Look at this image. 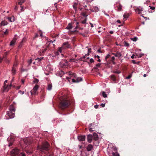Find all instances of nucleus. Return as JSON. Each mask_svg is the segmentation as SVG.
I'll use <instances>...</instances> for the list:
<instances>
[{"label": "nucleus", "mask_w": 156, "mask_h": 156, "mask_svg": "<svg viewBox=\"0 0 156 156\" xmlns=\"http://www.w3.org/2000/svg\"><path fill=\"white\" fill-rule=\"evenodd\" d=\"M70 105V101L67 98H62L59 104L60 108L62 109L67 108Z\"/></svg>", "instance_id": "obj_1"}, {"label": "nucleus", "mask_w": 156, "mask_h": 156, "mask_svg": "<svg viewBox=\"0 0 156 156\" xmlns=\"http://www.w3.org/2000/svg\"><path fill=\"white\" fill-rule=\"evenodd\" d=\"M50 145L47 141L43 142L41 145L37 146V149L42 152L48 151L49 149Z\"/></svg>", "instance_id": "obj_2"}, {"label": "nucleus", "mask_w": 156, "mask_h": 156, "mask_svg": "<svg viewBox=\"0 0 156 156\" xmlns=\"http://www.w3.org/2000/svg\"><path fill=\"white\" fill-rule=\"evenodd\" d=\"M107 151L108 154L109 155H111L113 153L117 152V149L115 147L113 146L112 147H111V145H109L107 149Z\"/></svg>", "instance_id": "obj_3"}, {"label": "nucleus", "mask_w": 156, "mask_h": 156, "mask_svg": "<svg viewBox=\"0 0 156 156\" xmlns=\"http://www.w3.org/2000/svg\"><path fill=\"white\" fill-rule=\"evenodd\" d=\"M112 54L111 55L110 54H108L105 57V59L106 60V61H107L108 59V58H109V59L112 62V63L113 64H115V62H114V60L115 59V57L113 56H112Z\"/></svg>", "instance_id": "obj_4"}, {"label": "nucleus", "mask_w": 156, "mask_h": 156, "mask_svg": "<svg viewBox=\"0 0 156 156\" xmlns=\"http://www.w3.org/2000/svg\"><path fill=\"white\" fill-rule=\"evenodd\" d=\"M39 87V86L38 85H36L33 87V89L31 90L30 92L31 96L36 95L37 94V92Z\"/></svg>", "instance_id": "obj_5"}, {"label": "nucleus", "mask_w": 156, "mask_h": 156, "mask_svg": "<svg viewBox=\"0 0 156 156\" xmlns=\"http://www.w3.org/2000/svg\"><path fill=\"white\" fill-rule=\"evenodd\" d=\"M19 153V150L17 149H13L11 152V156H16Z\"/></svg>", "instance_id": "obj_6"}, {"label": "nucleus", "mask_w": 156, "mask_h": 156, "mask_svg": "<svg viewBox=\"0 0 156 156\" xmlns=\"http://www.w3.org/2000/svg\"><path fill=\"white\" fill-rule=\"evenodd\" d=\"M24 144H25V146H23V147H26L27 146L30 144L31 142V141L30 140V138H26L23 141Z\"/></svg>", "instance_id": "obj_7"}, {"label": "nucleus", "mask_w": 156, "mask_h": 156, "mask_svg": "<svg viewBox=\"0 0 156 156\" xmlns=\"http://www.w3.org/2000/svg\"><path fill=\"white\" fill-rule=\"evenodd\" d=\"M14 112L11 111H7V112L6 115L8 116L10 119L13 118L14 117Z\"/></svg>", "instance_id": "obj_8"}, {"label": "nucleus", "mask_w": 156, "mask_h": 156, "mask_svg": "<svg viewBox=\"0 0 156 156\" xmlns=\"http://www.w3.org/2000/svg\"><path fill=\"white\" fill-rule=\"evenodd\" d=\"M143 8L140 7H137L135 9V11L138 14L141 13V12L143 11Z\"/></svg>", "instance_id": "obj_9"}, {"label": "nucleus", "mask_w": 156, "mask_h": 156, "mask_svg": "<svg viewBox=\"0 0 156 156\" xmlns=\"http://www.w3.org/2000/svg\"><path fill=\"white\" fill-rule=\"evenodd\" d=\"M86 136H78L77 138L79 141H85Z\"/></svg>", "instance_id": "obj_10"}, {"label": "nucleus", "mask_w": 156, "mask_h": 156, "mask_svg": "<svg viewBox=\"0 0 156 156\" xmlns=\"http://www.w3.org/2000/svg\"><path fill=\"white\" fill-rule=\"evenodd\" d=\"M82 80V79L81 77H78L76 79H72V81L73 83H78Z\"/></svg>", "instance_id": "obj_11"}, {"label": "nucleus", "mask_w": 156, "mask_h": 156, "mask_svg": "<svg viewBox=\"0 0 156 156\" xmlns=\"http://www.w3.org/2000/svg\"><path fill=\"white\" fill-rule=\"evenodd\" d=\"M16 40L17 38L16 37H14L13 38L12 40V41H11L10 42V44H9L10 46H13L15 44V43L16 42Z\"/></svg>", "instance_id": "obj_12"}, {"label": "nucleus", "mask_w": 156, "mask_h": 156, "mask_svg": "<svg viewBox=\"0 0 156 156\" xmlns=\"http://www.w3.org/2000/svg\"><path fill=\"white\" fill-rule=\"evenodd\" d=\"M112 55H113L115 56V57L120 58L122 55V54L121 52L117 51L115 53H112Z\"/></svg>", "instance_id": "obj_13"}, {"label": "nucleus", "mask_w": 156, "mask_h": 156, "mask_svg": "<svg viewBox=\"0 0 156 156\" xmlns=\"http://www.w3.org/2000/svg\"><path fill=\"white\" fill-rule=\"evenodd\" d=\"M10 87V86L9 85L5 84L4 86V91L7 92L9 90Z\"/></svg>", "instance_id": "obj_14"}, {"label": "nucleus", "mask_w": 156, "mask_h": 156, "mask_svg": "<svg viewBox=\"0 0 156 156\" xmlns=\"http://www.w3.org/2000/svg\"><path fill=\"white\" fill-rule=\"evenodd\" d=\"M64 49L63 48V46L59 47L58 48L57 51L56 52V55H58L59 54V53H60L62 52V50Z\"/></svg>", "instance_id": "obj_15"}, {"label": "nucleus", "mask_w": 156, "mask_h": 156, "mask_svg": "<svg viewBox=\"0 0 156 156\" xmlns=\"http://www.w3.org/2000/svg\"><path fill=\"white\" fill-rule=\"evenodd\" d=\"M62 46H63V48L64 49H65L66 48H69L70 47L69 44L68 42L64 43Z\"/></svg>", "instance_id": "obj_16"}, {"label": "nucleus", "mask_w": 156, "mask_h": 156, "mask_svg": "<svg viewBox=\"0 0 156 156\" xmlns=\"http://www.w3.org/2000/svg\"><path fill=\"white\" fill-rule=\"evenodd\" d=\"M5 18L8 19L9 21L10 22H13L15 21V17L14 16L9 17H5Z\"/></svg>", "instance_id": "obj_17"}, {"label": "nucleus", "mask_w": 156, "mask_h": 156, "mask_svg": "<svg viewBox=\"0 0 156 156\" xmlns=\"http://www.w3.org/2000/svg\"><path fill=\"white\" fill-rule=\"evenodd\" d=\"M93 136L92 135L89 134L87 136V141L89 143L91 142L92 140Z\"/></svg>", "instance_id": "obj_18"}, {"label": "nucleus", "mask_w": 156, "mask_h": 156, "mask_svg": "<svg viewBox=\"0 0 156 156\" xmlns=\"http://www.w3.org/2000/svg\"><path fill=\"white\" fill-rule=\"evenodd\" d=\"M89 10L91 11L92 12H97L99 10V9L97 7L94 6L92 9H89Z\"/></svg>", "instance_id": "obj_19"}, {"label": "nucleus", "mask_w": 156, "mask_h": 156, "mask_svg": "<svg viewBox=\"0 0 156 156\" xmlns=\"http://www.w3.org/2000/svg\"><path fill=\"white\" fill-rule=\"evenodd\" d=\"M64 62H65V63H63L62 62L60 63V65L62 67H65L68 65V62L66 61H64Z\"/></svg>", "instance_id": "obj_20"}, {"label": "nucleus", "mask_w": 156, "mask_h": 156, "mask_svg": "<svg viewBox=\"0 0 156 156\" xmlns=\"http://www.w3.org/2000/svg\"><path fill=\"white\" fill-rule=\"evenodd\" d=\"M93 148V146L91 144H89L87 147V150L88 151H91Z\"/></svg>", "instance_id": "obj_21"}, {"label": "nucleus", "mask_w": 156, "mask_h": 156, "mask_svg": "<svg viewBox=\"0 0 156 156\" xmlns=\"http://www.w3.org/2000/svg\"><path fill=\"white\" fill-rule=\"evenodd\" d=\"M9 111H11L13 112H15V109L13 105H10L9 107Z\"/></svg>", "instance_id": "obj_22"}, {"label": "nucleus", "mask_w": 156, "mask_h": 156, "mask_svg": "<svg viewBox=\"0 0 156 156\" xmlns=\"http://www.w3.org/2000/svg\"><path fill=\"white\" fill-rule=\"evenodd\" d=\"M116 7L117 8L116 9L117 11H120L122 10V6L120 4H118Z\"/></svg>", "instance_id": "obj_23"}, {"label": "nucleus", "mask_w": 156, "mask_h": 156, "mask_svg": "<svg viewBox=\"0 0 156 156\" xmlns=\"http://www.w3.org/2000/svg\"><path fill=\"white\" fill-rule=\"evenodd\" d=\"M94 140H97L98 138V135L97 133H93Z\"/></svg>", "instance_id": "obj_24"}, {"label": "nucleus", "mask_w": 156, "mask_h": 156, "mask_svg": "<svg viewBox=\"0 0 156 156\" xmlns=\"http://www.w3.org/2000/svg\"><path fill=\"white\" fill-rule=\"evenodd\" d=\"M8 24V23L7 21L5 20H3L2 21L1 23V26H4Z\"/></svg>", "instance_id": "obj_25"}, {"label": "nucleus", "mask_w": 156, "mask_h": 156, "mask_svg": "<svg viewBox=\"0 0 156 156\" xmlns=\"http://www.w3.org/2000/svg\"><path fill=\"white\" fill-rule=\"evenodd\" d=\"M78 5V3L77 2H74L73 4V6L75 11H76L77 10V6Z\"/></svg>", "instance_id": "obj_26"}, {"label": "nucleus", "mask_w": 156, "mask_h": 156, "mask_svg": "<svg viewBox=\"0 0 156 156\" xmlns=\"http://www.w3.org/2000/svg\"><path fill=\"white\" fill-rule=\"evenodd\" d=\"M73 27L71 23H69L66 29L68 30H70Z\"/></svg>", "instance_id": "obj_27"}, {"label": "nucleus", "mask_w": 156, "mask_h": 156, "mask_svg": "<svg viewBox=\"0 0 156 156\" xmlns=\"http://www.w3.org/2000/svg\"><path fill=\"white\" fill-rule=\"evenodd\" d=\"M78 26H77V25L76 26V27L75 28V29L73 31H70L69 32V34H72L73 33H74L75 32H76V29H77V28H78Z\"/></svg>", "instance_id": "obj_28"}, {"label": "nucleus", "mask_w": 156, "mask_h": 156, "mask_svg": "<svg viewBox=\"0 0 156 156\" xmlns=\"http://www.w3.org/2000/svg\"><path fill=\"white\" fill-rule=\"evenodd\" d=\"M101 65V63H99L98 64H96L95 66H94V69H98V68L100 67V66Z\"/></svg>", "instance_id": "obj_29"}, {"label": "nucleus", "mask_w": 156, "mask_h": 156, "mask_svg": "<svg viewBox=\"0 0 156 156\" xmlns=\"http://www.w3.org/2000/svg\"><path fill=\"white\" fill-rule=\"evenodd\" d=\"M24 0H18V3L19 5H22V4L24 2Z\"/></svg>", "instance_id": "obj_30"}, {"label": "nucleus", "mask_w": 156, "mask_h": 156, "mask_svg": "<svg viewBox=\"0 0 156 156\" xmlns=\"http://www.w3.org/2000/svg\"><path fill=\"white\" fill-rule=\"evenodd\" d=\"M11 71L12 75H14L16 74V70L14 67H12Z\"/></svg>", "instance_id": "obj_31"}, {"label": "nucleus", "mask_w": 156, "mask_h": 156, "mask_svg": "<svg viewBox=\"0 0 156 156\" xmlns=\"http://www.w3.org/2000/svg\"><path fill=\"white\" fill-rule=\"evenodd\" d=\"M89 55V54L87 53V54H86L84 56H83V57H81L80 58V60H82L84 58H86L87 59H89V57H87V56H88Z\"/></svg>", "instance_id": "obj_32"}, {"label": "nucleus", "mask_w": 156, "mask_h": 156, "mask_svg": "<svg viewBox=\"0 0 156 156\" xmlns=\"http://www.w3.org/2000/svg\"><path fill=\"white\" fill-rule=\"evenodd\" d=\"M8 53H9V52H6L4 53V54L3 55V57L4 59L5 60L7 56L8 55Z\"/></svg>", "instance_id": "obj_33"}, {"label": "nucleus", "mask_w": 156, "mask_h": 156, "mask_svg": "<svg viewBox=\"0 0 156 156\" xmlns=\"http://www.w3.org/2000/svg\"><path fill=\"white\" fill-rule=\"evenodd\" d=\"M129 16V13H125L123 15L124 18L127 19L128 18Z\"/></svg>", "instance_id": "obj_34"}, {"label": "nucleus", "mask_w": 156, "mask_h": 156, "mask_svg": "<svg viewBox=\"0 0 156 156\" xmlns=\"http://www.w3.org/2000/svg\"><path fill=\"white\" fill-rule=\"evenodd\" d=\"M52 87V85L51 84H48V87H47V89L49 90H51Z\"/></svg>", "instance_id": "obj_35"}, {"label": "nucleus", "mask_w": 156, "mask_h": 156, "mask_svg": "<svg viewBox=\"0 0 156 156\" xmlns=\"http://www.w3.org/2000/svg\"><path fill=\"white\" fill-rule=\"evenodd\" d=\"M14 140V139L13 138H12V141L11 142L9 143V146L10 147L13 144V142Z\"/></svg>", "instance_id": "obj_36"}, {"label": "nucleus", "mask_w": 156, "mask_h": 156, "mask_svg": "<svg viewBox=\"0 0 156 156\" xmlns=\"http://www.w3.org/2000/svg\"><path fill=\"white\" fill-rule=\"evenodd\" d=\"M111 79L113 81H115L116 79L114 75H112L111 76Z\"/></svg>", "instance_id": "obj_37"}, {"label": "nucleus", "mask_w": 156, "mask_h": 156, "mask_svg": "<svg viewBox=\"0 0 156 156\" xmlns=\"http://www.w3.org/2000/svg\"><path fill=\"white\" fill-rule=\"evenodd\" d=\"M69 75H72V76H74V77H75L76 75L75 73H73L70 71L69 72Z\"/></svg>", "instance_id": "obj_38"}, {"label": "nucleus", "mask_w": 156, "mask_h": 156, "mask_svg": "<svg viewBox=\"0 0 156 156\" xmlns=\"http://www.w3.org/2000/svg\"><path fill=\"white\" fill-rule=\"evenodd\" d=\"M112 154V156H119V155L117 152L113 153Z\"/></svg>", "instance_id": "obj_39"}, {"label": "nucleus", "mask_w": 156, "mask_h": 156, "mask_svg": "<svg viewBox=\"0 0 156 156\" xmlns=\"http://www.w3.org/2000/svg\"><path fill=\"white\" fill-rule=\"evenodd\" d=\"M102 95L103 97L105 98H106L107 97V95L105 92L104 91H103L102 92Z\"/></svg>", "instance_id": "obj_40"}, {"label": "nucleus", "mask_w": 156, "mask_h": 156, "mask_svg": "<svg viewBox=\"0 0 156 156\" xmlns=\"http://www.w3.org/2000/svg\"><path fill=\"white\" fill-rule=\"evenodd\" d=\"M32 62V59H30L28 60L27 61V62L28 64V66H30V65L31 64V63Z\"/></svg>", "instance_id": "obj_41"}, {"label": "nucleus", "mask_w": 156, "mask_h": 156, "mask_svg": "<svg viewBox=\"0 0 156 156\" xmlns=\"http://www.w3.org/2000/svg\"><path fill=\"white\" fill-rule=\"evenodd\" d=\"M26 40H27V38L26 37H24L23 38L21 42L22 43H23V42H26Z\"/></svg>", "instance_id": "obj_42"}, {"label": "nucleus", "mask_w": 156, "mask_h": 156, "mask_svg": "<svg viewBox=\"0 0 156 156\" xmlns=\"http://www.w3.org/2000/svg\"><path fill=\"white\" fill-rule=\"evenodd\" d=\"M39 82V80L37 79H35L33 81V82L35 83H37Z\"/></svg>", "instance_id": "obj_43"}, {"label": "nucleus", "mask_w": 156, "mask_h": 156, "mask_svg": "<svg viewBox=\"0 0 156 156\" xmlns=\"http://www.w3.org/2000/svg\"><path fill=\"white\" fill-rule=\"evenodd\" d=\"M137 38L136 37H135L131 39V40L134 41H137Z\"/></svg>", "instance_id": "obj_44"}, {"label": "nucleus", "mask_w": 156, "mask_h": 156, "mask_svg": "<svg viewBox=\"0 0 156 156\" xmlns=\"http://www.w3.org/2000/svg\"><path fill=\"white\" fill-rule=\"evenodd\" d=\"M21 9H20V12H22L24 11V9L23 8V6L22 5H20Z\"/></svg>", "instance_id": "obj_45"}, {"label": "nucleus", "mask_w": 156, "mask_h": 156, "mask_svg": "<svg viewBox=\"0 0 156 156\" xmlns=\"http://www.w3.org/2000/svg\"><path fill=\"white\" fill-rule=\"evenodd\" d=\"M144 54H139V55H136V56L138 57V58H141V57L143 56L144 55Z\"/></svg>", "instance_id": "obj_46"}, {"label": "nucleus", "mask_w": 156, "mask_h": 156, "mask_svg": "<svg viewBox=\"0 0 156 156\" xmlns=\"http://www.w3.org/2000/svg\"><path fill=\"white\" fill-rule=\"evenodd\" d=\"M124 46H126V47H129V43H128L127 42H125L124 43Z\"/></svg>", "instance_id": "obj_47"}, {"label": "nucleus", "mask_w": 156, "mask_h": 156, "mask_svg": "<svg viewBox=\"0 0 156 156\" xmlns=\"http://www.w3.org/2000/svg\"><path fill=\"white\" fill-rule=\"evenodd\" d=\"M8 34V29H6L5 31L4 32V34L5 35H7Z\"/></svg>", "instance_id": "obj_48"}, {"label": "nucleus", "mask_w": 156, "mask_h": 156, "mask_svg": "<svg viewBox=\"0 0 156 156\" xmlns=\"http://www.w3.org/2000/svg\"><path fill=\"white\" fill-rule=\"evenodd\" d=\"M87 5H84L83 6L84 8L85 9V10H89V9L87 8Z\"/></svg>", "instance_id": "obj_49"}, {"label": "nucleus", "mask_w": 156, "mask_h": 156, "mask_svg": "<svg viewBox=\"0 0 156 156\" xmlns=\"http://www.w3.org/2000/svg\"><path fill=\"white\" fill-rule=\"evenodd\" d=\"M90 61L91 63H93L94 62V60L93 58H91L90 60Z\"/></svg>", "instance_id": "obj_50"}, {"label": "nucleus", "mask_w": 156, "mask_h": 156, "mask_svg": "<svg viewBox=\"0 0 156 156\" xmlns=\"http://www.w3.org/2000/svg\"><path fill=\"white\" fill-rule=\"evenodd\" d=\"M150 7V9L152 10H154L155 9V8L154 6H149Z\"/></svg>", "instance_id": "obj_51"}, {"label": "nucleus", "mask_w": 156, "mask_h": 156, "mask_svg": "<svg viewBox=\"0 0 156 156\" xmlns=\"http://www.w3.org/2000/svg\"><path fill=\"white\" fill-rule=\"evenodd\" d=\"M18 156H25V154L23 153H21Z\"/></svg>", "instance_id": "obj_52"}, {"label": "nucleus", "mask_w": 156, "mask_h": 156, "mask_svg": "<svg viewBox=\"0 0 156 156\" xmlns=\"http://www.w3.org/2000/svg\"><path fill=\"white\" fill-rule=\"evenodd\" d=\"M100 105L102 107H104L105 106V104H101Z\"/></svg>", "instance_id": "obj_53"}, {"label": "nucleus", "mask_w": 156, "mask_h": 156, "mask_svg": "<svg viewBox=\"0 0 156 156\" xmlns=\"http://www.w3.org/2000/svg\"><path fill=\"white\" fill-rule=\"evenodd\" d=\"M132 62L134 64H136L137 63H136V61L135 60H132Z\"/></svg>", "instance_id": "obj_54"}, {"label": "nucleus", "mask_w": 156, "mask_h": 156, "mask_svg": "<svg viewBox=\"0 0 156 156\" xmlns=\"http://www.w3.org/2000/svg\"><path fill=\"white\" fill-rule=\"evenodd\" d=\"M19 93H20L21 94H24V92L20 90L19 91Z\"/></svg>", "instance_id": "obj_55"}, {"label": "nucleus", "mask_w": 156, "mask_h": 156, "mask_svg": "<svg viewBox=\"0 0 156 156\" xmlns=\"http://www.w3.org/2000/svg\"><path fill=\"white\" fill-rule=\"evenodd\" d=\"M22 45H23V43H22L21 42L20 45H19V48L21 47L22 46Z\"/></svg>", "instance_id": "obj_56"}, {"label": "nucleus", "mask_w": 156, "mask_h": 156, "mask_svg": "<svg viewBox=\"0 0 156 156\" xmlns=\"http://www.w3.org/2000/svg\"><path fill=\"white\" fill-rule=\"evenodd\" d=\"M21 82L22 84H23L25 82V80L24 79H22L21 80Z\"/></svg>", "instance_id": "obj_57"}, {"label": "nucleus", "mask_w": 156, "mask_h": 156, "mask_svg": "<svg viewBox=\"0 0 156 156\" xmlns=\"http://www.w3.org/2000/svg\"><path fill=\"white\" fill-rule=\"evenodd\" d=\"M94 58H100V56L98 55H95Z\"/></svg>", "instance_id": "obj_58"}, {"label": "nucleus", "mask_w": 156, "mask_h": 156, "mask_svg": "<svg viewBox=\"0 0 156 156\" xmlns=\"http://www.w3.org/2000/svg\"><path fill=\"white\" fill-rule=\"evenodd\" d=\"M94 107L95 108H98V105H95L94 106Z\"/></svg>", "instance_id": "obj_59"}, {"label": "nucleus", "mask_w": 156, "mask_h": 156, "mask_svg": "<svg viewBox=\"0 0 156 156\" xmlns=\"http://www.w3.org/2000/svg\"><path fill=\"white\" fill-rule=\"evenodd\" d=\"M3 59H4L3 58H2L0 56V62H2Z\"/></svg>", "instance_id": "obj_60"}, {"label": "nucleus", "mask_w": 156, "mask_h": 156, "mask_svg": "<svg viewBox=\"0 0 156 156\" xmlns=\"http://www.w3.org/2000/svg\"><path fill=\"white\" fill-rule=\"evenodd\" d=\"M38 36V34H36L34 38H36Z\"/></svg>", "instance_id": "obj_61"}, {"label": "nucleus", "mask_w": 156, "mask_h": 156, "mask_svg": "<svg viewBox=\"0 0 156 156\" xmlns=\"http://www.w3.org/2000/svg\"><path fill=\"white\" fill-rule=\"evenodd\" d=\"M43 58H42L41 59V58H37L36 59V60H38V61H40L41 60V59H42Z\"/></svg>", "instance_id": "obj_62"}, {"label": "nucleus", "mask_w": 156, "mask_h": 156, "mask_svg": "<svg viewBox=\"0 0 156 156\" xmlns=\"http://www.w3.org/2000/svg\"><path fill=\"white\" fill-rule=\"evenodd\" d=\"M86 20H84L82 22V23L83 24H85L86 23Z\"/></svg>", "instance_id": "obj_63"}, {"label": "nucleus", "mask_w": 156, "mask_h": 156, "mask_svg": "<svg viewBox=\"0 0 156 156\" xmlns=\"http://www.w3.org/2000/svg\"><path fill=\"white\" fill-rule=\"evenodd\" d=\"M88 52L90 53V51L91 50V48H89L88 49Z\"/></svg>", "instance_id": "obj_64"}]
</instances>
